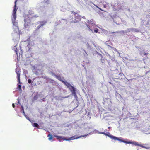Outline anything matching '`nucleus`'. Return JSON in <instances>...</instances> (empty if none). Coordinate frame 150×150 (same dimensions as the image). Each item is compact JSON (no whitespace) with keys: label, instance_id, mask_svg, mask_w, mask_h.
<instances>
[{"label":"nucleus","instance_id":"obj_4","mask_svg":"<svg viewBox=\"0 0 150 150\" xmlns=\"http://www.w3.org/2000/svg\"><path fill=\"white\" fill-rule=\"evenodd\" d=\"M121 142H122L124 143L127 144H132L133 145H134L136 146H140L142 148H144L145 147L144 146H143L142 145L140 144H139L136 141H126L125 140H123L122 139H120V140H119Z\"/></svg>","mask_w":150,"mask_h":150},{"label":"nucleus","instance_id":"obj_10","mask_svg":"<svg viewBox=\"0 0 150 150\" xmlns=\"http://www.w3.org/2000/svg\"><path fill=\"white\" fill-rule=\"evenodd\" d=\"M46 23V21L42 22L41 23H40L41 24L37 27L36 30H38L41 27L43 26Z\"/></svg>","mask_w":150,"mask_h":150},{"label":"nucleus","instance_id":"obj_3","mask_svg":"<svg viewBox=\"0 0 150 150\" xmlns=\"http://www.w3.org/2000/svg\"><path fill=\"white\" fill-rule=\"evenodd\" d=\"M62 82L71 90L72 94L75 97H77L75 92V89L74 86H71L69 83L66 82L65 81H62Z\"/></svg>","mask_w":150,"mask_h":150},{"label":"nucleus","instance_id":"obj_12","mask_svg":"<svg viewBox=\"0 0 150 150\" xmlns=\"http://www.w3.org/2000/svg\"><path fill=\"white\" fill-rule=\"evenodd\" d=\"M48 136L49 137L48 138V140L50 141L53 138L52 135L51 134H49Z\"/></svg>","mask_w":150,"mask_h":150},{"label":"nucleus","instance_id":"obj_1","mask_svg":"<svg viewBox=\"0 0 150 150\" xmlns=\"http://www.w3.org/2000/svg\"><path fill=\"white\" fill-rule=\"evenodd\" d=\"M34 13L33 11L30 10L28 13V15H26L25 16L24 26L25 28H27L29 26L30 23V19L33 18H38L39 17V16L37 14L31 16V15L32 14H34Z\"/></svg>","mask_w":150,"mask_h":150},{"label":"nucleus","instance_id":"obj_11","mask_svg":"<svg viewBox=\"0 0 150 150\" xmlns=\"http://www.w3.org/2000/svg\"><path fill=\"white\" fill-rule=\"evenodd\" d=\"M13 50H14L15 52H16V54L17 55V57H18V56L20 55V54H18V53L17 51V48L16 47V46H15L13 48Z\"/></svg>","mask_w":150,"mask_h":150},{"label":"nucleus","instance_id":"obj_18","mask_svg":"<svg viewBox=\"0 0 150 150\" xmlns=\"http://www.w3.org/2000/svg\"><path fill=\"white\" fill-rule=\"evenodd\" d=\"M18 89H19V90H21V86L20 85V84L18 85Z\"/></svg>","mask_w":150,"mask_h":150},{"label":"nucleus","instance_id":"obj_8","mask_svg":"<svg viewBox=\"0 0 150 150\" xmlns=\"http://www.w3.org/2000/svg\"><path fill=\"white\" fill-rule=\"evenodd\" d=\"M13 18H12V23L13 25H15L16 24V23L15 22V20L16 19V14H13Z\"/></svg>","mask_w":150,"mask_h":150},{"label":"nucleus","instance_id":"obj_6","mask_svg":"<svg viewBox=\"0 0 150 150\" xmlns=\"http://www.w3.org/2000/svg\"><path fill=\"white\" fill-rule=\"evenodd\" d=\"M81 16L80 15H77L75 16L74 21H72L73 23H77L81 20Z\"/></svg>","mask_w":150,"mask_h":150},{"label":"nucleus","instance_id":"obj_27","mask_svg":"<svg viewBox=\"0 0 150 150\" xmlns=\"http://www.w3.org/2000/svg\"><path fill=\"white\" fill-rule=\"evenodd\" d=\"M44 2L46 3L47 2V1H45V0H44Z\"/></svg>","mask_w":150,"mask_h":150},{"label":"nucleus","instance_id":"obj_14","mask_svg":"<svg viewBox=\"0 0 150 150\" xmlns=\"http://www.w3.org/2000/svg\"><path fill=\"white\" fill-rule=\"evenodd\" d=\"M56 77H57V79L61 81L62 82V81H64L62 79L61 77L60 76H57Z\"/></svg>","mask_w":150,"mask_h":150},{"label":"nucleus","instance_id":"obj_23","mask_svg":"<svg viewBox=\"0 0 150 150\" xmlns=\"http://www.w3.org/2000/svg\"><path fill=\"white\" fill-rule=\"evenodd\" d=\"M148 54V53H144V55H147Z\"/></svg>","mask_w":150,"mask_h":150},{"label":"nucleus","instance_id":"obj_24","mask_svg":"<svg viewBox=\"0 0 150 150\" xmlns=\"http://www.w3.org/2000/svg\"><path fill=\"white\" fill-rule=\"evenodd\" d=\"M122 74H123L122 73H120L119 74V75L122 76Z\"/></svg>","mask_w":150,"mask_h":150},{"label":"nucleus","instance_id":"obj_22","mask_svg":"<svg viewBox=\"0 0 150 150\" xmlns=\"http://www.w3.org/2000/svg\"><path fill=\"white\" fill-rule=\"evenodd\" d=\"M23 114L24 115H25V112H24V110L23 109Z\"/></svg>","mask_w":150,"mask_h":150},{"label":"nucleus","instance_id":"obj_21","mask_svg":"<svg viewBox=\"0 0 150 150\" xmlns=\"http://www.w3.org/2000/svg\"><path fill=\"white\" fill-rule=\"evenodd\" d=\"M12 106H13V107L14 108H15V105H14V103H13L12 104Z\"/></svg>","mask_w":150,"mask_h":150},{"label":"nucleus","instance_id":"obj_15","mask_svg":"<svg viewBox=\"0 0 150 150\" xmlns=\"http://www.w3.org/2000/svg\"><path fill=\"white\" fill-rule=\"evenodd\" d=\"M87 26L88 27V28L89 29V31H91L92 32H93V30L92 29V28L89 25H87Z\"/></svg>","mask_w":150,"mask_h":150},{"label":"nucleus","instance_id":"obj_2","mask_svg":"<svg viewBox=\"0 0 150 150\" xmlns=\"http://www.w3.org/2000/svg\"><path fill=\"white\" fill-rule=\"evenodd\" d=\"M86 136V135L83 136L81 135L79 137H75V136H74L72 137H71L69 138L68 139L65 138L64 137L58 136L56 135H54V137L57 138V139L59 141H61L62 140H66V141H69L71 140H73L76 139H77L80 137H84L85 136Z\"/></svg>","mask_w":150,"mask_h":150},{"label":"nucleus","instance_id":"obj_25","mask_svg":"<svg viewBox=\"0 0 150 150\" xmlns=\"http://www.w3.org/2000/svg\"><path fill=\"white\" fill-rule=\"evenodd\" d=\"M50 81H54V80H52L51 79H50Z\"/></svg>","mask_w":150,"mask_h":150},{"label":"nucleus","instance_id":"obj_26","mask_svg":"<svg viewBox=\"0 0 150 150\" xmlns=\"http://www.w3.org/2000/svg\"><path fill=\"white\" fill-rule=\"evenodd\" d=\"M109 83L110 84H112V83L111 82H109Z\"/></svg>","mask_w":150,"mask_h":150},{"label":"nucleus","instance_id":"obj_19","mask_svg":"<svg viewBox=\"0 0 150 150\" xmlns=\"http://www.w3.org/2000/svg\"><path fill=\"white\" fill-rule=\"evenodd\" d=\"M28 83H31L32 82V81L31 79H28Z\"/></svg>","mask_w":150,"mask_h":150},{"label":"nucleus","instance_id":"obj_17","mask_svg":"<svg viewBox=\"0 0 150 150\" xmlns=\"http://www.w3.org/2000/svg\"><path fill=\"white\" fill-rule=\"evenodd\" d=\"M25 117H26V118L28 120H29V121H30V118H29V117L27 116H26L25 115Z\"/></svg>","mask_w":150,"mask_h":150},{"label":"nucleus","instance_id":"obj_28","mask_svg":"<svg viewBox=\"0 0 150 150\" xmlns=\"http://www.w3.org/2000/svg\"><path fill=\"white\" fill-rule=\"evenodd\" d=\"M76 14V13H74V14Z\"/></svg>","mask_w":150,"mask_h":150},{"label":"nucleus","instance_id":"obj_9","mask_svg":"<svg viewBox=\"0 0 150 150\" xmlns=\"http://www.w3.org/2000/svg\"><path fill=\"white\" fill-rule=\"evenodd\" d=\"M18 0H16L15 1V5L14 6V9L13 10V14H16L17 8H16V3Z\"/></svg>","mask_w":150,"mask_h":150},{"label":"nucleus","instance_id":"obj_16","mask_svg":"<svg viewBox=\"0 0 150 150\" xmlns=\"http://www.w3.org/2000/svg\"><path fill=\"white\" fill-rule=\"evenodd\" d=\"M98 30H99L98 28H96L94 29V31L96 33H97L98 32Z\"/></svg>","mask_w":150,"mask_h":150},{"label":"nucleus","instance_id":"obj_7","mask_svg":"<svg viewBox=\"0 0 150 150\" xmlns=\"http://www.w3.org/2000/svg\"><path fill=\"white\" fill-rule=\"evenodd\" d=\"M16 73L17 74V78L18 79V82L19 83H20V71L19 70H16L15 71Z\"/></svg>","mask_w":150,"mask_h":150},{"label":"nucleus","instance_id":"obj_20","mask_svg":"<svg viewBox=\"0 0 150 150\" xmlns=\"http://www.w3.org/2000/svg\"><path fill=\"white\" fill-rule=\"evenodd\" d=\"M118 33V32L117 31H116V32H112L111 33L112 34H113V33Z\"/></svg>","mask_w":150,"mask_h":150},{"label":"nucleus","instance_id":"obj_5","mask_svg":"<svg viewBox=\"0 0 150 150\" xmlns=\"http://www.w3.org/2000/svg\"><path fill=\"white\" fill-rule=\"evenodd\" d=\"M100 133L105 135L106 136H108V137H110V138H111V139H113L114 140H118V141L120 140V139L119 138H118L116 137L113 136V135H111L110 134V133H108V134H107V133L104 132H101Z\"/></svg>","mask_w":150,"mask_h":150},{"label":"nucleus","instance_id":"obj_13","mask_svg":"<svg viewBox=\"0 0 150 150\" xmlns=\"http://www.w3.org/2000/svg\"><path fill=\"white\" fill-rule=\"evenodd\" d=\"M33 125L34 127H36L37 128H38L39 127V125H38V123H34Z\"/></svg>","mask_w":150,"mask_h":150}]
</instances>
